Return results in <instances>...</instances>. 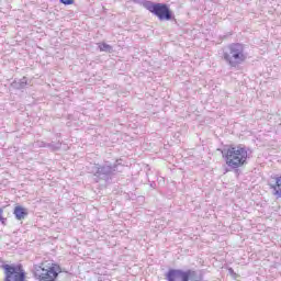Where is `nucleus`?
Returning <instances> with one entry per match:
<instances>
[{
	"instance_id": "obj_6",
	"label": "nucleus",
	"mask_w": 281,
	"mask_h": 281,
	"mask_svg": "<svg viewBox=\"0 0 281 281\" xmlns=\"http://www.w3.org/2000/svg\"><path fill=\"white\" fill-rule=\"evenodd\" d=\"M149 12L158 16L159 21H170L172 19V12H170L168 4L153 2Z\"/></svg>"
},
{
	"instance_id": "obj_2",
	"label": "nucleus",
	"mask_w": 281,
	"mask_h": 281,
	"mask_svg": "<svg viewBox=\"0 0 281 281\" xmlns=\"http://www.w3.org/2000/svg\"><path fill=\"white\" fill-rule=\"evenodd\" d=\"M223 59L229 67H238L247 60V52L245 50V44L232 43L224 47Z\"/></svg>"
},
{
	"instance_id": "obj_10",
	"label": "nucleus",
	"mask_w": 281,
	"mask_h": 281,
	"mask_svg": "<svg viewBox=\"0 0 281 281\" xmlns=\"http://www.w3.org/2000/svg\"><path fill=\"white\" fill-rule=\"evenodd\" d=\"M99 49L100 52H106L108 54H112L113 46L106 44V43H99Z\"/></svg>"
},
{
	"instance_id": "obj_7",
	"label": "nucleus",
	"mask_w": 281,
	"mask_h": 281,
	"mask_svg": "<svg viewBox=\"0 0 281 281\" xmlns=\"http://www.w3.org/2000/svg\"><path fill=\"white\" fill-rule=\"evenodd\" d=\"M194 273L192 270L183 271L181 269H170L166 274L168 281H190V277Z\"/></svg>"
},
{
	"instance_id": "obj_14",
	"label": "nucleus",
	"mask_w": 281,
	"mask_h": 281,
	"mask_svg": "<svg viewBox=\"0 0 281 281\" xmlns=\"http://www.w3.org/2000/svg\"><path fill=\"white\" fill-rule=\"evenodd\" d=\"M64 5H72L74 0H59Z\"/></svg>"
},
{
	"instance_id": "obj_8",
	"label": "nucleus",
	"mask_w": 281,
	"mask_h": 281,
	"mask_svg": "<svg viewBox=\"0 0 281 281\" xmlns=\"http://www.w3.org/2000/svg\"><path fill=\"white\" fill-rule=\"evenodd\" d=\"M13 214L16 218V221H23L27 216V209L23 206H15Z\"/></svg>"
},
{
	"instance_id": "obj_9",
	"label": "nucleus",
	"mask_w": 281,
	"mask_h": 281,
	"mask_svg": "<svg viewBox=\"0 0 281 281\" xmlns=\"http://www.w3.org/2000/svg\"><path fill=\"white\" fill-rule=\"evenodd\" d=\"M13 87L15 89H25V87H27V78L23 77L19 81L13 82Z\"/></svg>"
},
{
	"instance_id": "obj_11",
	"label": "nucleus",
	"mask_w": 281,
	"mask_h": 281,
	"mask_svg": "<svg viewBox=\"0 0 281 281\" xmlns=\"http://www.w3.org/2000/svg\"><path fill=\"white\" fill-rule=\"evenodd\" d=\"M137 3H139V5H144L145 9L149 11L154 2L148 0H138Z\"/></svg>"
},
{
	"instance_id": "obj_3",
	"label": "nucleus",
	"mask_w": 281,
	"mask_h": 281,
	"mask_svg": "<svg viewBox=\"0 0 281 281\" xmlns=\"http://www.w3.org/2000/svg\"><path fill=\"white\" fill-rule=\"evenodd\" d=\"M122 168H124V166H122L120 160H116L114 164L108 161L104 165H95L93 167L95 183H100V181H111L117 172H122Z\"/></svg>"
},
{
	"instance_id": "obj_16",
	"label": "nucleus",
	"mask_w": 281,
	"mask_h": 281,
	"mask_svg": "<svg viewBox=\"0 0 281 281\" xmlns=\"http://www.w3.org/2000/svg\"><path fill=\"white\" fill-rule=\"evenodd\" d=\"M0 216H3V209H0Z\"/></svg>"
},
{
	"instance_id": "obj_1",
	"label": "nucleus",
	"mask_w": 281,
	"mask_h": 281,
	"mask_svg": "<svg viewBox=\"0 0 281 281\" xmlns=\"http://www.w3.org/2000/svg\"><path fill=\"white\" fill-rule=\"evenodd\" d=\"M222 156L225 159L226 166L236 170V168H240L247 164V157H249V154L247 153L246 146L231 145L222 150Z\"/></svg>"
},
{
	"instance_id": "obj_4",
	"label": "nucleus",
	"mask_w": 281,
	"mask_h": 281,
	"mask_svg": "<svg viewBox=\"0 0 281 281\" xmlns=\"http://www.w3.org/2000/svg\"><path fill=\"white\" fill-rule=\"evenodd\" d=\"M35 276L40 281H56L58 272L54 263H42L35 268Z\"/></svg>"
},
{
	"instance_id": "obj_15",
	"label": "nucleus",
	"mask_w": 281,
	"mask_h": 281,
	"mask_svg": "<svg viewBox=\"0 0 281 281\" xmlns=\"http://www.w3.org/2000/svg\"><path fill=\"white\" fill-rule=\"evenodd\" d=\"M0 221L2 225H5V221H8V218H4L3 215H0Z\"/></svg>"
},
{
	"instance_id": "obj_5",
	"label": "nucleus",
	"mask_w": 281,
	"mask_h": 281,
	"mask_svg": "<svg viewBox=\"0 0 281 281\" xmlns=\"http://www.w3.org/2000/svg\"><path fill=\"white\" fill-rule=\"evenodd\" d=\"M1 269L4 271V281H25V272L21 270V266L3 263Z\"/></svg>"
},
{
	"instance_id": "obj_12",
	"label": "nucleus",
	"mask_w": 281,
	"mask_h": 281,
	"mask_svg": "<svg viewBox=\"0 0 281 281\" xmlns=\"http://www.w3.org/2000/svg\"><path fill=\"white\" fill-rule=\"evenodd\" d=\"M61 144L60 142H57V143H47V148H49V150H59Z\"/></svg>"
},
{
	"instance_id": "obj_13",
	"label": "nucleus",
	"mask_w": 281,
	"mask_h": 281,
	"mask_svg": "<svg viewBox=\"0 0 281 281\" xmlns=\"http://www.w3.org/2000/svg\"><path fill=\"white\" fill-rule=\"evenodd\" d=\"M36 146H37L38 148H47V143H45V142H43V140H38V142L36 143Z\"/></svg>"
}]
</instances>
